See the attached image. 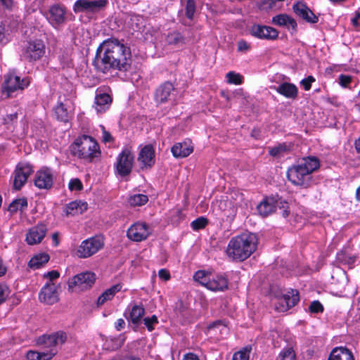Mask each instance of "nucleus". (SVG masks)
Masks as SVG:
<instances>
[{"mask_svg":"<svg viewBox=\"0 0 360 360\" xmlns=\"http://www.w3.org/2000/svg\"><path fill=\"white\" fill-rule=\"evenodd\" d=\"M134 155L130 150L125 149L119 155L117 162V171L122 176L128 175L131 170Z\"/></svg>","mask_w":360,"mask_h":360,"instance_id":"12","label":"nucleus"},{"mask_svg":"<svg viewBox=\"0 0 360 360\" xmlns=\"http://www.w3.org/2000/svg\"><path fill=\"white\" fill-rule=\"evenodd\" d=\"M311 174L319 167V160L315 157H308L302 162Z\"/></svg>","mask_w":360,"mask_h":360,"instance_id":"38","label":"nucleus"},{"mask_svg":"<svg viewBox=\"0 0 360 360\" xmlns=\"http://www.w3.org/2000/svg\"><path fill=\"white\" fill-rule=\"evenodd\" d=\"M53 178L56 177L51 169L44 167L37 172L34 180H52Z\"/></svg>","mask_w":360,"mask_h":360,"instance_id":"37","label":"nucleus"},{"mask_svg":"<svg viewBox=\"0 0 360 360\" xmlns=\"http://www.w3.org/2000/svg\"><path fill=\"white\" fill-rule=\"evenodd\" d=\"M340 84L343 87H347L352 81V77L349 75H341L339 77Z\"/></svg>","mask_w":360,"mask_h":360,"instance_id":"54","label":"nucleus"},{"mask_svg":"<svg viewBox=\"0 0 360 360\" xmlns=\"http://www.w3.org/2000/svg\"><path fill=\"white\" fill-rule=\"evenodd\" d=\"M184 217L182 210L174 209L171 212V219L174 224H179Z\"/></svg>","mask_w":360,"mask_h":360,"instance_id":"47","label":"nucleus"},{"mask_svg":"<svg viewBox=\"0 0 360 360\" xmlns=\"http://www.w3.org/2000/svg\"><path fill=\"white\" fill-rule=\"evenodd\" d=\"M67 340V334L65 332L59 330L49 335H43L37 340V345L43 348L49 349V352L52 349L56 350L58 353V346L62 345Z\"/></svg>","mask_w":360,"mask_h":360,"instance_id":"6","label":"nucleus"},{"mask_svg":"<svg viewBox=\"0 0 360 360\" xmlns=\"http://www.w3.org/2000/svg\"><path fill=\"white\" fill-rule=\"evenodd\" d=\"M148 201L147 195L143 194H136L131 196L129 199V203L131 206H141Z\"/></svg>","mask_w":360,"mask_h":360,"instance_id":"39","label":"nucleus"},{"mask_svg":"<svg viewBox=\"0 0 360 360\" xmlns=\"http://www.w3.org/2000/svg\"><path fill=\"white\" fill-rule=\"evenodd\" d=\"M310 173L307 170V167L302 162L297 165H294L289 168L287 172V176L289 180L291 178H296L298 180H301L305 175L309 174Z\"/></svg>","mask_w":360,"mask_h":360,"instance_id":"29","label":"nucleus"},{"mask_svg":"<svg viewBox=\"0 0 360 360\" xmlns=\"http://www.w3.org/2000/svg\"><path fill=\"white\" fill-rule=\"evenodd\" d=\"M276 300V309L278 311H286L298 303L300 300L299 292L297 290H291L286 294L277 297Z\"/></svg>","mask_w":360,"mask_h":360,"instance_id":"9","label":"nucleus"},{"mask_svg":"<svg viewBox=\"0 0 360 360\" xmlns=\"http://www.w3.org/2000/svg\"><path fill=\"white\" fill-rule=\"evenodd\" d=\"M108 4V0H77L73 6V11L78 13H94L101 11Z\"/></svg>","mask_w":360,"mask_h":360,"instance_id":"8","label":"nucleus"},{"mask_svg":"<svg viewBox=\"0 0 360 360\" xmlns=\"http://www.w3.org/2000/svg\"><path fill=\"white\" fill-rule=\"evenodd\" d=\"M45 53V45L41 40L30 41L23 51V57L29 60H37Z\"/></svg>","mask_w":360,"mask_h":360,"instance_id":"10","label":"nucleus"},{"mask_svg":"<svg viewBox=\"0 0 360 360\" xmlns=\"http://www.w3.org/2000/svg\"><path fill=\"white\" fill-rule=\"evenodd\" d=\"M8 41L7 35L5 33V28L0 25V45H4Z\"/></svg>","mask_w":360,"mask_h":360,"instance_id":"58","label":"nucleus"},{"mask_svg":"<svg viewBox=\"0 0 360 360\" xmlns=\"http://www.w3.org/2000/svg\"><path fill=\"white\" fill-rule=\"evenodd\" d=\"M72 151L75 155L90 162L101 155L98 143L91 136L83 135L77 138L72 145Z\"/></svg>","mask_w":360,"mask_h":360,"instance_id":"3","label":"nucleus"},{"mask_svg":"<svg viewBox=\"0 0 360 360\" xmlns=\"http://www.w3.org/2000/svg\"><path fill=\"white\" fill-rule=\"evenodd\" d=\"M257 243L258 239L255 234L242 233L230 240L226 248V254L234 261L243 262L256 250Z\"/></svg>","mask_w":360,"mask_h":360,"instance_id":"2","label":"nucleus"},{"mask_svg":"<svg viewBox=\"0 0 360 360\" xmlns=\"http://www.w3.org/2000/svg\"><path fill=\"white\" fill-rule=\"evenodd\" d=\"M167 42L170 45L179 47L185 44V38L179 32H172L168 34Z\"/></svg>","mask_w":360,"mask_h":360,"instance_id":"36","label":"nucleus"},{"mask_svg":"<svg viewBox=\"0 0 360 360\" xmlns=\"http://www.w3.org/2000/svg\"><path fill=\"white\" fill-rule=\"evenodd\" d=\"M32 166L27 162H19L15 169L14 180H27L33 173Z\"/></svg>","mask_w":360,"mask_h":360,"instance_id":"25","label":"nucleus"},{"mask_svg":"<svg viewBox=\"0 0 360 360\" xmlns=\"http://www.w3.org/2000/svg\"><path fill=\"white\" fill-rule=\"evenodd\" d=\"M206 288L212 291H224L228 289L229 281L225 276L217 275L210 278Z\"/></svg>","mask_w":360,"mask_h":360,"instance_id":"22","label":"nucleus"},{"mask_svg":"<svg viewBox=\"0 0 360 360\" xmlns=\"http://www.w3.org/2000/svg\"><path fill=\"white\" fill-rule=\"evenodd\" d=\"M131 51L115 38L104 40L97 48L92 65L97 72L111 74L115 70L127 71L131 66Z\"/></svg>","mask_w":360,"mask_h":360,"instance_id":"1","label":"nucleus"},{"mask_svg":"<svg viewBox=\"0 0 360 360\" xmlns=\"http://www.w3.org/2000/svg\"><path fill=\"white\" fill-rule=\"evenodd\" d=\"M290 150V146L286 143L278 144V146L270 148L269 153V155L273 157H280L283 153L288 152Z\"/></svg>","mask_w":360,"mask_h":360,"instance_id":"40","label":"nucleus"},{"mask_svg":"<svg viewBox=\"0 0 360 360\" xmlns=\"http://www.w3.org/2000/svg\"><path fill=\"white\" fill-rule=\"evenodd\" d=\"M250 32L252 36L265 40H275L278 37V31L270 26L262 25L259 24L253 25Z\"/></svg>","mask_w":360,"mask_h":360,"instance_id":"11","label":"nucleus"},{"mask_svg":"<svg viewBox=\"0 0 360 360\" xmlns=\"http://www.w3.org/2000/svg\"><path fill=\"white\" fill-rule=\"evenodd\" d=\"M96 281L95 274L86 271L72 277L68 281V290L71 292L75 290H85L91 288Z\"/></svg>","mask_w":360,"mask_h":360,"instance_id":"7","label":"nucleus"},{"mask_svg":"<svg viewBox=\"0 0 360 360\" xmlns=\"http://www.w3.org/2000/svg\"><path fill=\"white\" fill-rule=\"evenodd\" d=\"M238 51L240 52H247L250 49V44L243 39H240L237 43Z\"/></svg>","mask_w":360,"mask_h":360,"instance_id":"50","label":"nucleus"},{"mask_svg":"<svg viewBox=\"0 0 360 360\" xmlns=\"http://www.w3.org/2000/svg\"><path fill=\"white\" fill-rule=\"evenodd\" d=\"M145 314V309L142 305L135 304L129 313V319L134 325H139Z\"/></svg>","mask_w":360,"mask_h":360,"instance_id":"33","label":"nucleus"},{"mask_svg":"<svg viewBox=\"0 0 360 360\" xmlns=\"http://www.w3.org/2000/svg\"><path fill=\"white\" fill-rule=\"evenodd\" d=\"M281 208L282 210H279L280 214L283 217H287L289 215L290 210H289V206L288 202H282Z\"/></svg>","mask_w":360,"mask_h":360,"instance_id":"62","label":"nucleus"},{"mask_svg":"<svg viewBox=\"0 0 360 360\" xmlns=\"http://www.w3.org/2000/svg\"><path fill=\"white\" fill-rule=\"evenodd\" d=\"M56 354V350L52 349L51 352H36L30 350L27 353V360H51Z\"/></svg>","mask_w":360,"mask_h":360,"instance_id":"32","label":"nucleus"},{"mask_svg":"<svg viewBox=\"0 0 360 360\" xmlns=\"http://www.w3.org/2000/svg\"><path fill=\"white\" fill-rule=\"evenodd\" d=\"M18 114L16 112L6 115L4 117V124H8L11 122H12L13 120H15L17 119Z\"/></svg>","mask_w":360,"mask_h":360,"instance_id":"61","label":"nucleus"},{"mask_svg":"<svg viewBox=\"0 0 360 360\" xmlns=\"http://www.w3.org/2000/svg\"><path fill=\"white\" fill-rule=\"evenodd\" d=\"M34 184L40 189L49 190L53 186V181H34Z\"/></svg>","mask_w":360,"mask_h":360,"instance_id":"53","label":"nucleus"},{"mask_svg":"<svg viewBox=\"0 0 360 360\" xmlns=\"http://www.w3.org/2000/svg\"><path fill=\"white\" fill-rule=\"evenodd\" d=\"M27 207V200L25 198H18L13 200L10 203L8 210L11 212H16L17 211H24Z\"/></svg>","mask_w":360,"mask_h":360,"instance_id":"35","label":"nucleus"},{"mask_svg":"<svg viewBox=\"0 0 360 360\" xmlns=\"http://www.w3.org/2000/svg\"><path fill=\"white\" fill-rule=\"evenodd\" d=\"M276 202L273 196L265 198L258 205L257 210L260 215L262 217H266L275 212V205L274 202Z\"/></svg>","mask_w":360,"mask_h":360,"instance_id":"27","label":"nucleus"},{"mask_svg":"<svg viewBox=\"0 0 360 360\" xmlns=\"http://www.w3.org/2000/svg\"><path fill=\"white\" fill-rule=\"evenodd\" d=\"M328 360H354L352 352L346 347L334 348Z\"/></svg>","mask_w":360,"mask_h":360,"instance_id":"26","label":"nucleus"},{"mask_svg":"<svg viewBox=\"0 0 360 360\" xmlns=\"http://www.w3.org/2000/svg\"><path fill=\"white\" fill-rule=\"evenodd\" d=\"M60 274L58 271L53 270L51 271L44 274V277L48 278L49 279V283H53V281L59 278Z\"/></svg>","mask_w":360,"mask_h":360,"instance_id":"55","label":"nucleus"},{"mask_svg":"<svg viewBox=\"0 0 360 360\" xmlns=\"http://www.w3.org/2000/svg\"><path fill=\"white\" fill-rule=\"evenodd\" d=\"M227 81L230 84H240L243 82V77L234 72H229L226 74Z\"/></svg>","mask_w":360,"mask_h":360,"instance_id":"46","label":"nucleus"},{"mask_svg":"<svg viewBox=\"0 0 360 360\" xmlns=\"http://www.w3.org/2000/svg\"><path fill=\"white\" fill-rule=\"evenodd\" d=\"M138 161L142 169L151 168L155 162L153 147L150 145L145 146L139 154Z\"/></svg>","mask_w":360,"mask_h":360,"instance_id":"16","label":"nucleus"},{"mask_svg":"<svg viewBox=\"0 0 360 360\" xmlns=\"http://www.w3.org/2000/svg\"><path fill=\"white\" fill-rule=\"evenodd\" d=\"M70 104L73 105L70 101H67L65 103L58 102L54 108V113L58 120L68 122L72 117V108Z\"/></svg>","mask_w":360,"mask_h":360,"instance_id":"20","label":"nucleus"},{"mask_svg":"<svg viewBox=\"0 0 360 360\" xmlns=\"http://www.w3.org/2000/svg\"><path fill=\"white\" fill-rule=\"evenodd\" d=\"M46 18L54 27L63 24L65 21V7L59 4L52 5L46 13Z\"/></svg>","mask_w":360,"mask_h":360,"instance_id":"13","label":"nucleus"},{"mask_svg":"<svg viewBox=\"0 0 360 360\" xmlns=\"http://www.w3.org/2000/svg\"><path fill=\"white\" fill-rule=\"evenodd\" d=\"M112 101L111 97L108 94H101L97 95L95 98L96 109L98 112L105 110V106H108Z\"/></svg>","mask_w":360,"mask_h":360,"instance_id":"34","label":"nucleus"},{"mask_svg":"<svg viewBox=\"0 0 360 360\" xmlns=\"http://www.w3.org/2000/svg\"><path fill=\"white\" fill-rule=\"evenodd\" d=\"M292 10L297 15L308 22L316 23L318 22V17L304 3L297 2L295 4L292 6Z\"/></svg>","mask_w":360,"mask_h":360,"instance_id":"18","label":"nucleus"},{"mask_svg":"<svg viewBox=\"0 0 360 360\" xmlns=\"http://www.w3.org/2000/svg\"><path fill=\"white\" fill-rule=\"evenodd\" d=\"M149 235V227L145 223H135L127 231V237L136 242L146 240Z\"/></svg>","mask_w":360,"mask_h":360,"instance_id":"15","label":"nucleus"},{"mask_svg":"<svg viewBox=\"0 0 360 360\" xmlns=\"http://www.w3.org/2000/svg\"><path fill=\"white\" fill-rule=\"evenodd\" d=\"M174 91V87L172 83L166 82L160 85L155 91V100L158 103H163L167 102L172 92Z\"/></svg>","mask_w":360,"mask_h":360,"instance_id":"21","label":"nucleus"},{"mask_svg":"<svg viewBox=\"0 0 360 360\" xmlns=\"http://www.w3.org/2000/svg\"><path fill=\"white\" fill-rule=\"evenodd\" d=\"M68 187L70 191H81L83 188L82 181H70Z\"/></svg>","mask_w":360,"mask_h":360,"instance_id":"57","label":"nucleus"},{"mask_svg":"<svg viewBox=\"0 0 360 360\" xmlns=\"http://www.w3.org/2000/svg\"><path fill=\"white\" fill-rule=\"evenodd\" d=\"M111 360H141V359L132 355H117Z\"/></svg>","mask_w":360,"mask_h":360,"instance_id":"59","label":"nucleus"},{"mask_svg":"<svg viewBox=\"0 0 360 360\" xmlns=\"http://www.w3.org/2000/svg\"><path fill=\"white\" fill-rule=\"evenodd\" d=\"M103 246L104 240L102 236H93L82 242L78 247L77 255L79 258H88L101 250Z\"/></svg>","mask_w":360,"mask_h":360,"instance_id":"4","label":"nucleus"},{"mask_svg":"<svg viewBox=\"0 0 360 360\" xmlns=\"http://www.w3.org/2000/svg\"><path fill=\"white\" fill-rule=\"evenodd\" d=\"M276 360H295V354L292 348L284 349L278 357Z\"/></svg>","mask_w":360,"mask_h":360,"instance_id":"43","label":"nucleus"},{"mask_svg":"<svg viewBox=\"0 0 360 360\" xmlns=\"http://www.w3.org/2000/svg\"><path fill=\"white\" fill-rule=\"evenodd\" d=\"M207 224V219L203 217H200L193 221L191 226L194 231H198L200 229H204Z\"/></svg>","mask_w":360,"mask_h":360,"instance_id":"45","label":"nucleus"},{"mask_svg":"<svg viewBox=\"0 0 360 360\" xmlns=\"http://www.w3.org/2000/svg\"><path fill=\"white\" fill-rule=\"evenodd\" d=\"M311 313H319L323 311V307L319 301H314L309 307Z\"/></svg>","mask_w":360,"mask_h":360,"instance_id":"49","label":"nucleus"},{"mask_svg":"<svg viewBox=\"0 0 360 360\" xmlns=\"http://www.w3.org/2000/svg\"><path fill=\"white\" fill-rule=\"evenodd\" d=\"M125 326V321L123 319H119L115 323V328L117 330H121Z\"/></svg>","mask_w":360,"mask_h":360,"instance_id":"64","label":"nucleus"},{"mask_svg":"<svg viewBox=\"0 0 360 360\" xmlns=\"http://www.w3.org/2000/svg\"><path fill=\"white\" fill-rule=\"evenodd\" d=\"M87 209V202L82 200L72 201L66 204L63 208L64 214L67 217L82 214L86 212Z\"/></svg>","mask_w":360,"mask_h":360,"instance_id":"19","label":"nucleus"},{"mask_svg":"<svg viewBox=\"0 0 360 360\" xmlns=\"http://www.w3.org/2000/svg\"><path fill=\"white\" fill-rule=\"evenodd\" d=\"M144 324L149 331H152L154 329L153 325L158 323L157 316L153 315L151 317H147L143 319Z\"/></svg>","mask_w":360,"mask_h":360,"instance_id":"48","label":"nucleus"},{"mask_svg":"<svg viewBox=\"0 0 360 360\" xmlns=\"http://www.w3.org/2000/svg\"><path fill=\"white\" fill-rule=\"evenodd\" d=\"M50 257L47 253L42 252L34 255L28 263V266L32 269H37L42 267L49 261Z\"/></svg>","mask_w":360,"mask_h":360,"instance_id":"30","label":"nucleus"},{"mask_svg":"<svg viewBox=\"0 0 360 360\" xmlns=\"http://www.w3.org/2000/svg\"><path fill=\"white\" fill-rule=\"evenodd\" d=\"M193 150L192 146L187 143H177L172 148V153L175 158H186Z\"/></svg>","mask_w":360,"mask_h":360,"instance_id":"28","label":"nucleus"},{"mask_svg":"<svg viewBox=\"0 0 360 360\" xmlns=\"http://www.w3.org/2000/svg\"><path fill=\"white\" fill-rule=\"evenodd\" d=\"M276 91L281 95L289 99H295L298 95V89L292 83L283 82L279 84Z\"/></svg>","mask_w":360,"mask_h":360,"instance_id":"23","label":"nucleus"},{"mask_svg":"<svg viewBox=\"0 0 360 360\" xmlns=\"http://www.w3.org/2000/svg\"><path fill=\"white\" fill-rule=\"evenodd\" d=\"M122 288V286L120 284L114 285L110 288L105 290L98 298L97 300V305L101 306L103 305L105 302L108 300H111L115 295L119 292Z\"/></svg>","mask_w":360,"mask_h":360,"instance_id":"31","label":"nucleus"},{"mask_svg":"<svg viewBox=\"0 0 360 360\" xmlns=\"http://www.w3.org/2000/svg\"><path fill=\"white\" fill-rule=\"evenodd\" d=\"M251 350V346H246L243 347L242 349L234 353L233 360H249Z\"/></svg>","mask_w":360,"mask_h":360,"instance_id":"41","label":"nucleus"},{"mask_svg":"<svg viewBox=\"0 0 360 360\" xmlns=\"http://www.w3.org/2000/svg\"><path fill=\"white\" fill-rule=\"evenodd\" d=\"M39 298L47 304L56 303L58 298V286L54 283H47L41 290Z\"/></svg>","mask_w":360,"mask_h":360,"instance_id":"14","label":"nucleus"},{"mask_svg":"<svg viewBox=\"0 0 360 360\" xmlns=\"http://www.w3.org/2000/svg\"><path fill=\"white\" fill-rule=\"evenodd\" d=\"M8 295V289L0 285V304L3 303Z\"/></svg>","mask_w":360,"mask_h":360,"instance_id":"56","label":"nucleus"},{"mask_svg":"<svg viewBox=\"0 0 360 360\" xmlns=\"http://www.w3.org/2000/svg\"><path fill=\"white\" fill-rule=\"evenodd\" d=\"M315 81L312 76H309L300 82L301 85L303 86L304 90L308 91L311 89V83Z\"/></svg>","mask_w":360,"mask_h":360,"instance_id":"52","label":"nucleus"},{"mask_svg":"<svg viewBox=\"0 0 360 360\" xmlns=\"http://www.w3.org/2000/svg\"><path fill=\"white\" fill-rule=\"evenodd\" d=\"M337 259L340 262L345 263V264H347V263L349 264V263H352L354 262V259L350 257H348L346 255L345 252H340L338 253Z\"/></svg>","mask_w":360,"mask_h":360,"instance_id":"51","label":"nucleus"},{"mask_svg":"<svg viewBox=\"0 0 360 360\" xmlns=\"http://www.w3.org/2000/svg\"><path fill=\"white\" fill-rule=\"evenodd\" d=\"M273 198H274L275 201L274 202V204L275 205V212H277L278 210H282L281 208V205H282V202H286L285 200H283L281 198H278V195L276 196H273Z\"/></svg>","mask_w":360,"mask_h":360,"instance_id":"63","label":"nucleus"},{"mask_svg":"<svg viewBox=\"0 0 360 360\" xmlns=\"http://www.w3.org/2000/svg\"><path fill=\"white\" fill-rule=\"evenodd\" d=\"M159 278L165 281L170 279V274L168 270L162 269L158 272Z\"/></svg>","mask_w":360,"mask_h":360,"instance_id":"60","label":"nucleus"},{"mask_svg":"<svg viewBox=\"0 0 360 360\" xmlns=\"http://www.w3.org/2000/svg\"><path fill=\"white\" fill-rule=\"evenodd\" d=\"M272 23L275 25L286 27L288 29L291 28L295 32L297 30V25L295 20L285 13L273 17Z\"/></svg>","mask_w":360,"mask_h":360,"instance_id":"24","label":"nucleus"},{"mask_svg":"<svg viewBox=\"0 0 360 360\" xmlns=\"http://www.w3.org/2000/svg\"><path fill=\"white\" fill-rule=\"evenodd\" d=\"M4 78L1 91L3 94L6 95V98L11 97L12 94L18 90L24 89L30 84L27 78L21 79L19 76L15 75L13 73L7 74Z\"/></svg>","mask_w":360,"mask_h":360,"instance_id":"5","label":"nucleus"},{"mask_svg":"<svg viewBox=\"0 0 360 360\" xmlns=\"http://www.w3.org/2000/svg\"><path fill=\"white\" fill-rule=\"evenodd\" d=\"M193 278L195 281L205 287H207V283L210 280L209 275L205 271H198L194 274Z\"/></svg>","mask_w":360,"mask_h":360,"instance_id":"44","label":"nucleus"},{"mask_svg":"<svg viewBox=\"0 0 360 360\" xmlns=\"http://www.w3.org/2000/svg\"><path fill=\"white\" fill-rule=\"evenodd\" d=\"M196 6L194 0H186L185 5L186 16L189 20H193L195 13Z\"/></svg>","mask_w":360,"mask_h":360,"instance_id":"42","label":"nucleus"},{"mask_svg":"<svg viewBox=\"0 0 360 360\" xmlns=\"http://www.w3.org/2000/svg\"><path fill=\"white\" fill-rule=\"evenodd\" d=\"M47 231L46 226L44 224H39L31 228L27 235L26 241L29 245H35L41 242Z\"/></svg>","mask_w":360,"mask_h":360,"instance_id":"17","label":"nucleus"}]
</instances>
